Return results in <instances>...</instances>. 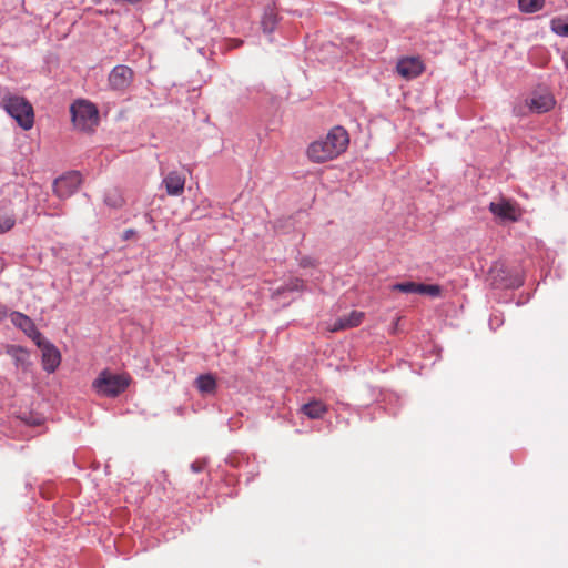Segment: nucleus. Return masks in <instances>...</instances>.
I'll return each instance as SVG.
<instances>
[{
	"instance_id": "nucleus-1",
	"label": "nucleus",
	"mask_w": 568,
	"mask_h": 568,
	"mask_svg": "<svg viewBox=\"0 0 568 568\" xmlns=\"http://www.w3.org/2000/svg\"><path fill=\"white\" fill-rule=\"evenodd\" d=\"M349 139L342 126L333 128L325 138L312 142L307 148V156L315 163H324L343 153Z\"/></svg>"
},
{
	"instance_id": "nucleus-2",
	"label": "nucleus",
	"mask_w": 568,
	"mask_h": 568,
	"mask_svg": "<svg viewBox=\"0 0 568 568\" xmlns=\"http://www.w3.org/2000/svg\"><path fill=\"white\" fill-rule=\"evenodd\" d=\"M0 106L16 120L23 130H30L34 124V110L32 104L22 95L4 93Z\"/></svg>"
},
{
	"instance_id": "nucleus-3",
	"label": "nucleus",
	"mask_w": 568,
	"mask_h": 568,
	"mask_svg": "<svg viewBox=\"0 0 568 568\" xmlns=\"http://www.w3.org/2000/svg\"><path fill=\"white\" fill-rule=\"evenodd\" d=\"M131 382L128 374H114L109 369L100 372L92 383V388L100 396L116 397L126 390Z\"/></svg>"
},
{
	"instance_id": "nucleus-4",
	"label": "nucleus",
	"mask_w": 568,
	"mask_h": 568,
	"mask_svg": "<svg viewBox=\"0 0 568 568\" xmlns=\"http://www.w3.org/2000/svg\"><path fill=\"white\" fill-rule=\"evenodd\" d=\"M73 125L83 132L93 131L99 124V110L88 100H75L70 106Z\"/></svg>"
},
{
	"instance_id": "nucleus-5",
	"label": "nucleus",
	"mask_w": 568,
	"mask_h": 568,
	"mask_svg": "<svg viewBox=\"0 0 568 568\" xmlns=\"http://www.w3.org/2000/svg\"><path fill=\"white\" fill-rule=\"evenodd\" d=\"M82 183V176L78 171H71L55 179L53 191L60 199H68L74 194Z\"/></svg>"
},
{
	"instance_id": "nucleus-6",
	"label": "nucleus",
	"mask_w": 568,
	"mask_h": 568,
	"mask_svg": "<svg viewBox=\"0 0 568 568\" xmlns=\"http://www.w3.org/2000/svg\"><path fill=\"white\" fill-rule=\"evenodd\" d=\"M526 104L531 112L540 114L550 111L556 100L550 91L542 89L534 91L526 100Z\"/></svg>"
},
{
	"instance_id": "nucleus-7",
	"label": "nucleus",
	"mask_w": 568,
	"mask_h": 568,
	"mask_svg": "<svg viewBox=\"0 0 568 568\" xmlns=\"http://www.w3.org/2000/svg\"><path fill=\"white\" fill-rule=\"evenodd\" d=\"M134 72L124 64L114 67L108 78L109 87L114 91L123 92L133 81Z\"/></svg>"
},
{
	"instance_id": "nucleus-8",
	"label": "nucleus",
	"mask_w": 568,
	"mask_h": 568,
	"mask_svg": "<svg viewBox=\"0 0 568 568\" xmlns=\"http://www.w3.org/2000/svg\"><path fill=\"white\" fill-rule=\"evenodd\" d=\"M36 344L42 351L43 369L48 373H53L61 363V354L59 349L43 337L40 341H36Z\"/></svg>"
},
{
	"instance_id": "nucleus-9",
	"label": "nucleus",
	"mask_w": 568,
	"mask_h": 568,
	"mask_svg": "<svg viewBox=\"0 0 568 568\" xmlns=\"http://www.w3.org/2000/svg\"><path fill=\"white\" fill-rule=\"evenodd\" d=\"M11 323L21 329L33 342L42 338L41 332L37 328L34 322L26 314L13 311L9 314Z\"/></svg>"
},
{
	"instance_id": "nucleus-10",
	"label": "nucleus",
	"mask_w": 568,
	"mask_h": 568,
	"mask_svg": "<svg viewBox=\"0 0 568 568\" xmlns=\"http://www.w3.org/2000/svg\"><path fill=\"white\" fill-rule=\"evenodd\" d=\"M397 72L405 79H414L422 74L424 64L419 58L407 57L397 62Z\"/></svg>"
},
{
	"instance_id": "nucleus-11",
	"label": "nucleus",
	"mask_w": 568,
	"mask_h": 568,
	"mask_svg": "<svg viewBox=\"0 0 568 568\" xmlns=\"http://www.w3.org/2000/svg\"><path fill=\"white\" fill-rule=\"evenodd\" d=\"M162 185L168 195L180 196L184 192L185 176L178 171H171L163 178Z\"/></svg>"
},
{
	"instance_id": "nucleus-12",
	"label": "nucleus",
	"mask_w": 568,
	"mask_h": 568,
	"mask_svg": "<svg viewBox=\"0 0 568 568\" xmlns=\"http://www.w3.org/2000/svg\"><path fill=\"white\" fill-rule=\"evenodd\" d=\"M523 283V270L519 266L499 270V287L518 288Z\"/></svg>"
},
{
	"instance_id": "nucleus-13",
	"label": "nucleus",
	"mask_w": 568,
	"mask_h": 568,
	"mask_svg": "<svg viewBox=\"0 0 568 568\" xmlns=\"http://www.w3.org/2000/svg\"><path fill=\"white\" fill-rule=\"evenodd\" d=\"M524 210L520 205L506 197H499V220L517 222L521 219Z\"/></svg>"
},
{
	"instance_id": "nucleus-14",
	"label": "nucleus",
	"mask_w": 568,
	"mask_h": 568,
	"mask_svg": "<svg viewBox=\"0 0 568 568\" xmlns=\"http://www.w3.org/2000/svg\"><path fill=\"white\" fill-rule=\"evenodd\" d=\"M363 318V312L352 311L347 316L341 317L334 323L332 332L358 326L362 323Z\"/></svg>"
},
{
	"instance_id": "nucleus-15",
	"label": "nucleus",
	"mask_w": 568,
	"mask_h": 568,
	"mask_svg": "<svg viewBox=\"0 0 568 568\" xmlns=\"http://www.w3.org/2000/svg\"><path fill=\"white\" fill-rule=\"evenodd\" d=\"M7 353L13 358L17 367H20L24 372L29 369L31 363L29 361V354L24 348L11 345L7 348Z\"/></svg>"
},
{
	"instance_id": "nucleus-16",
	"label": "nucleus",
	"mask_w": 568,
	"mask_h": 568,
	"mask_svg": "<svg viewBox=\"0 0 568 568\" xmlns=\"http://www.w3.org/2000/svg\"><path fill=\"white\" fill-rule=\"evenodd\" d=\"M301 412L311 419H320L327 413V406L321 400H311L302 405Z\"/></svg>"
},
{
	"instance_id": "nucleus-17",
	"label": "nucleus",
	"mask_w": 568,
	"mask_h": 568,
	"mask_svg": "<svg viewBox=\"0 0 568 568\" xmlns=\"http://www.w3.org/2000/svg\"><path fill=\"white\" fill-rule=\"evenodd\" d=\"M278 22V17L275 11V8L271 4H268L263 12L261 26L264 33H272Z\"/></svg>"
},
{
	"instance_id": "nucleus-18",
	"label": "nucleus",
	"mask_w": 568,
	"mask_h": 568,
	"mask_svg": "<svg viewBox=\"0 0 568 568\" xmlns=\"http://www.w3.org/2000/svg\"><path fill=\"white\" fill-rule=\"evenodd\" d=\"M195 383L197 389L203 394H211L216 388V381L211 374L200 375Z\"/></svg>"
},
{
	"instance_id": "nucleus-19",
	"label": "nucleus",
	"mask_w": 568,
	"mask_h": 568,
	"mask_svg": "<svg viewBox=\"0 0 568 568\" xmlns=\"http://www.w3.org/2000/svg\"><path fill=\"white\" fill-rule=\"evenodd\" d=\"M104 203L112 209H120L124 205V199L118 190H111L105 193Z\"/></svg>"
},
{
	"instance_id": "nucleus-20",
	"label": "nucleus",
	"mask_w": 568,
	"mask_h": 568,
	"mask_svg": "<svg viewBox=\"0 0 568 568\" xmlns=\"http://www.w3.org/2000/svg\"><path fill=\"white\" fill-rule=\"evenodd\" d=\"M545 0H518L519 8L523 12L534 13L544 7Z\"/></svg>"
},
{
	"instance_id": "nucleus-21",
	"label": "nucleus",
	"mask_w": 568,
	"mask_h": 568,
	"mask_svg": "<svg viewBox=\"0 0 568 568\" xmlns=\"http://www.w3.org/2000/svg\"><path fill=\"white\" fill-rule=\"evenodd\" d=\"M419 284L415 282H403V283H396L392 286L393 291H399L402 293H419Z\"/></svg>"
},
{
	"instance_id": "nucleus-22",
	"label": "nucleus",
	"mask_w": 568,
	"mask_h": 568,
	"mask_svg": "<svg viewBox=\"0 0 568 568\" xmlns=\"http://www.w3.org/2000/svg\"><path fill=\"white\" fill-rule=\"evenodd\" d=\"M551 30L558 34V36H562V37H568V21L561 19V18H556V19H552L551 20Z\"/></svg>"
},
{
	"instance_id": "nucleus-23",
	"label": "nucleus",
	"mask_w": 568,
	"mask_h": 568,
	"mask_svg": "<svg viewBox=\"0 0 568 568\" xmlns=\"http://www.w3.org/2000/svg\"><path fill=\"white\" fill-rule=\"evenodd\" d=\"M16 225V217L12 214L0 215V234L10 231Z\"/></svg>"
},
{
	"instance_id": "nucleus-24",
	"label": "nucleus",
	"mask_w": 568,
	"mask_h": 568,
	"mask_svg": "<svg viewBox=\"0 0 568 568\" xmlns=\"http://www.w3.org/2000/svg\"><path fill=\"white\" fill-rule=\"evenodd\" d=\"M418 294H427L429 296L436 297L440 294V287L438 285H428L420 283Z\"/></svg>"
},
{
	"instance_id": "nucleus-25",
	"label": "nucleus",
	"mask_w": 568,
	"mask_h": 568,
	"mask_svg": "<svg viewBox=\"0 0 568 568\" xmlns=\"http://www.w3.org/2000/svg\"><path fill=\"white\" fill-rule=\"evenodd\" d=\"M302 267H311L315 265V261L311 256H302L298 262Z\"/></svg>"
},
{
	"instance_id": "nucleus-26",
	"label": "nucleus",
	"mask_w": 568,
	"mask_h": 568,
	"mask_svg": "<svg viewBox=\"0 0 568 568\" xmlns=\"http://www.w3.org/2000/svg\"><path fill=\"white\" fill-rule=\"evenodd\" d=\"M303 287V281L295 278L290 284V290H300Z\"/></svg>"
},
{
	"instance_id": "nucleus-27",
	"label": "nucleus",
	"mask_w": 568,
	"mask_h": 568,
	"mask_svg": "<svg viewBox=\"0 0 568 568\" xmlns=\"http://www.w3.org/2000/svg\"><path fill=\"white\" fill-rule=\"evenodd\" d=\"M203 468H204V465L200 462H194L191 464V469L194 473H200L203 470Z\"/></svg>"
},
{
	"instance_id": "nucleus-28",
	"label": "nucleus",
	"mask_w": 568,
	"mask_h": 568,
	"mask_svg": "<svg viewBox=\"0 0 568 568\" xmlns=\"http://www.w3.org/2000/svg\"><path fill=\"white\" fill-rule=\"evenodd\" d=\"M9 311H8V307L0 304V323L7 317L9 316Z\"/></svg>"
},
{
	"instance_id": "nucleus-29",
	"label": "nucleus",
	"mask_w": 568,
	"mask_h": 568,
	"mask_svg": "<svg viewBox=\"0 0 568 568\" xmlns=\"http://www.w3.org/2000/svg\"><path fill=\"white\" fill-rule=\"evenodd\" d=\"M134 234H135V231H134V230H132V229H129V230L124 231V233H123V240H129V239H131Z\"/></svg>"
},
{
	"instance_id": "nucleus-30",
	"label": "nucleus",
	"mask_w": 568,
	"mask_h": 568,
	"mask_svg": "<svg viewBox=\"0 0 568 568\" xmlns=\"http://www.w3.org/2000/svg\"><path fill=\"white\" fill-rule=\"evenodd\" d=\"M489 210L491 211V213H493L494 215H497V203H496V202H491V203L489 204Z\"/></svg>"
}]
</instances>
